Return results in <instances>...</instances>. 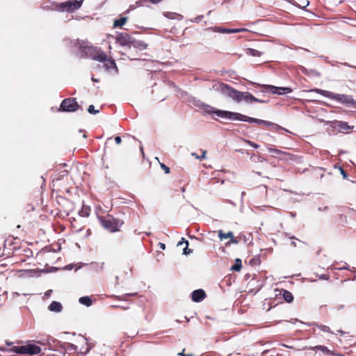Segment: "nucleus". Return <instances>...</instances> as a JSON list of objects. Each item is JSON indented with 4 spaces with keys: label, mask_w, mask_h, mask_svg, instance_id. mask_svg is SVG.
Wrapping results in <instances>:
<instances>
[{
    "label": "nucleus",
    "mask_w": 356,
    "mask_h": 356,
    "mask_svg": "<svg viewBox=\"0 0 356 356\" xmlns=\"http://www.w3.org/2000/svg\"><path fill=\"white\" fill-rule=\"evenodd\" d=\"M213 90L222 93L223 95L232 98L234 101L240 103L245 102L246 103H264L265 101L256 98L249 92H241L230 86L222 82H218L213 85Z\"/></svg>",
    "instance_id": "obj_1"
},
{
    "label": "nucleus",
    "mask_w": 356,
    "mask_h": 356,
    "mask_svg": "<svg viewBox=\"0 0 356 356\" xmlns=\"http://www.w3.org/2000/svg\"><path fill=\"white\" fill-rule=\"evenodd\" d=\"M216 114L220 118L248 122L250 123L254 122L259 125H263L266 127L274 125L273 122L269 121L251 118L247 115H242L241 113H234L231 111H218L216 112Z\"/></svg>",
    "instance_id": "obj_2"
},
{
    "label": "nucleus",
    "mask_w": 356,
    "mask_h": 356,
    "mask_svg": "<svg viewBox=\"0 0 356 356\" xmlns=\"http://www.w3.org/2000/svg\"><path fill=\"white\" fill-rule=\"evenodd\" d=\"M303 92H315L318 94H320L325 97L336 100L339 102H341L343 104H346L347 106H350L356 108V102L354 100V99L349 95H341V94H335L332 92L319 89V88H314L309 90H304Z\"/></svg>",
    "instance_id": "obj_3"
},
{
    "label": "nucleus",
    "mask_w": 356,
    "mask_h": 356,
    "mask_svg": "<svg viewBox=\"0 0 356 356\" xmlns=\"http://www.w3.org/2000/svg\"><path fill=\"white\" fill-rule=\"evenodd\" d=\"M79 49L80 52L83 53L86 57L90 58L92 60L99 61L102 60L105 56V52L100 48L88 45L86 42L79 43Z\"/></svg>",
    "instance_id": "obj_4"
},
{
    "label": "nucleus",
    "mask_w": 356,
    "mask_h": 356,
    "mask_svg": "<svg viewBox=\"0 0 356 356\" xmlns=\"http://www.w3.org/2000/svg\"><path fill=\"white\" fill-rule=\"evenodd\" d=\"M98 220L101 225L111 232L120 231V227L124 225L122 220L115 218L109 214L106 216H98Z\"/></svg>",
    "instance_id": "obj_5"
},
{
    "label": "nucleus",
    "mask_w": 356,
    "mask_h": 356,
    "mask_svg": "<svg viewBox=\"0 0 356 356\" xmlns=\"http://www.w3.org/2000/svg\"><path fill=\"white\" fill-rule=\"evenodd\" d=\"M12 351L19 354L33 355L39 354L41 351V348L35 344L29 343L21 346H13Z\"/></svg>",
    "instance_id": "obj_6"
},
{
    "label": "nucleus",
    "mask_w": 356,
    "mask_h": 356,
    "mask_svg": "<svg viewBox=\"0 0 356 356\" xmlns=\"http://www.w3.org/2000/svg\"><path fill=\"white\" fill-rule=\"evenodd\" d=\"M80 106L75 98H67L62 101L60 110L65 112H74L79 108Z\"/></svg>",
    "instance_id": "obj_7"
},
{
    "label": "nucleus",
    "mask_w": 356,
    "mask_h": 356,
    "mask_svg": "<svg viewBox=\"0 0 356 356\" xmlns=\"http://www.w3.org/2000/svg\"><path fill=\"white\" fill-rule=\"evenodd\" d=\"M263 92H271L273 94L282 95L291 92L293 90L289 87H276L270 85H264L261 86Z\"/></svg>",
    "instance_id": "obj_8"
},
{
    "label": "nucleus",
    "mask_w": 356,
    "mask_h": 356,
    "mask_svg": "<svg viewBox=\"0 0 356 356\" xmlns=\"http://www.w3.org/2000/svg\"><path fill=\"white\" fill-rule=\"evenodd\" d=\"M82 4V1L77 0H68L60 4V8L63 10L68 13L74 12L75 10L79 9Z\"/></svg>",
    "instance_id": "obj_9"
},
{
    "label": "nucleus",
    "mask_w": 356,
    "mask_h": 356,
    "mask_svg": "<svg viewBox=\"0 0 356 356\" xmlns=\"http://www.w3.org/2000/svg\"><path fill=\"white\" fill-rule=\"evenodd\" d=\"M133 39V37L124 32L118 33L115 37V41L120 46H127L129 47H131Z\"/></svg>",
    "instance_id": "obj_10"
},
{
    "label": "nucleus",
    "mask_w": 356,
    "mask_h": 356,
    "mask_svg": "<svg viewBox=\"0 0 356 356\" xmlns=\"http://www.w3.org/2000/svg\"><path fill=\"white\" fill-rule=\"evenodd\" d=\"M99 62L104 63V66L106 70H111L114 69L115 72H118V67L115 60L111 57L108 56L106 53L104 60H99Z\"/></svg>",
    "instance_id": "obj_11"
},
{
    "label": "nucleus",
    "mask_w": 356,
    "mask_h": 356,
    "mask_svg": "<svg viewBox=\"0 0 356 356\" xmlns=\"http://www.w3.org/2000/svg\"><path fill=\"white\" fill-rule=\"evenodd\" d=\"M218 236L220 241L224 239L230 238L229 241L226 243V245H229L232 243H237L238 241L235 239L234 234L232 232H229L227 233H224L222 230H219L218 232Z\"/></svg>",
    "instance_id": "obj_12"
},
{
    "label": "nucleus",
    "mask_w": 356,
    "mask_h": 356,
    "mask_svg": "<svg viewBox=\"0 0 356 356\" xmlns=\"http://www.w3.org/2000/svg\"><path fill=\"white\" fill-rule=\"evenodd\" d=\"M206 297V293L203 289H197L192 292L191 298L193 301L199 302L202 301Z\"/></svg>",
    "instance_id": "obj_13"
},
{
    "label": "nucleus",
    "mask_w": 356,
    "mask_h": 356,
    "mask_svg": "<svg viewBox=\"0 0 356 356\" xmlns=\"http://www.w3.org/2000/svg\"><path fill=\"white\" fill-rule=\"evenodd\" d=\"M131 47H133L140 51H142L147 49L148 44L143 40H138L134 38Z\"/></svg>",
    "instance_id": "obj_14"
},
{
    "label": "nucleus",
    "mask_w": 356,
    "mask_h": 356,
    "mask_svg": "<svg viewBox=\"0 0 356 356\" xmlns=\"http://www.w3.org/2000/svg\"><path fill=\"white\" fill-rule=\"evenodd\" d=\"M183 244H185L186 245V247L183 249V254H185V255H188L190 254L191 253L193 252V250L191 249H189L188 248V241L185 240L184 238H181V241H179L178 243H177V246H181Z\"/></svg>",
    "instance_id": "obj_15"
},
{
    "label": "nucleus",
    "mask_w": 356,
    "mask_h": 356,
    "mask_svg": "<svg viewBox=\"0 0 356 356\" xmlns=\"http://www.w3.org/2000/svg\"><path fill=\"white\" fill-rule=\"evenodd\" d=\"M280 291V294L282 295L283 298L284 299V300L286 302L291 303L293 302V296L290 291L285 290V289H281Z\"/></svg>",
    "instance_id": "obj_16"
},
{
    "label": "nucleus",
    "mask_w": 356,
    "mask_h": 356,
    "mask_svg": "<svg viewBox=\"0 0 356 356\" xmlns=\"http://www.w3.org/2000/svg\"><path fill=\"white\" fill-rule=\"evenodd\" d=\"M62 305L59 302L53 301L49 305V309L51 312H59L62 310Z\"/></svg>",
    "instance_id": "obj_17"
},
{
    "label": "nucleus",
    "mask_w": 356,
    "mask_h": 356,
    "mask_svg": "<svg viewBox=\"0 0 356 356\" xmlns=\"http://www.w3.org/2000/svg\"><path fill=\"white\" fill-rule=\"evenodd\" d=\"M128 18L127 17H122L120 19H115L113 22V28L122 27L127 22Z\"/></svg>",
    "instance_id": "obj_18"
},
{
    "label": "nucleus",
    "mask_w": 356,
    "mask_h": 356,
    "mask_svg": "<svg viewBox=\"0 0 356 356\" xmlns=\"http://www.w3.org/2000/svg\"><path fill=\"white\" fill-rule=\"evenodd\" d=\"M91 211L90 207L83 205L79 213L81 217H88Z\"/></svg>",
    "instance_id": "obj_19"
},
{
    "label": "nucleus",
    "mask_w": 356,
    "mask_h": 356,
    "mask_svg": "<svg viewBox=\"0 0 356 356\" xmlns=\"http://www.w3.org/2000/svg\"><path fill=\"white\" fill-rule=\"evenodd\" d=\"M310 350H318L326 355H332V351H330L326 346H321V345L312 347V348H310Z\"/></svg>",
    "instance_id": "obj_20"
},
{
    "label": "nucleus",
    "mask_w": 356,
    "mask_h": 356,
    "mask_svg": "<svg viewBox=\"0 0 356 356\" xmlns=\"http://www.w3.org/2000/svg\"><path fill=\"white\" fill-rule=\"evenodd\" d=\"M79 302L82 305H84L87 307H90L92 304V301L91 298L88 296H83L79 298Z\"/></svg>",
    "instance_id": "obj_21"
},
{
    "label": "nucleus",
    "mask_w": 356,
    "mask_h": 356,
    "mask_svg": "<svg viewBox=\"0 0 356 356\" xmlns=\"http://www.w3.org/2000/svg\"><path fill=\"white\" fill-rule=\"evenodd\" d=\"M242 268V261L240 259H235V264L231 267V270L233 271H240Z\"/></svg>",
    "instance_id": "obj_22"
},
{
    "label": "nucleus",
    "mask_w": 356,
    "mask_h": 356,
    "mask_svg": "<svg viewBox=\"0 0 356 356\" xmlns=\"http://www.w3.org/2000/svg\"><path fill=\"white\" fill-rule=\"evenodd\" d=\"M315 326L320 330L324 332H328V333H332L331 331V329L325 325L323 324H315Z\"/></svg>",
    "instance_id": "obj_23"
},
{
    "label": "nucleus",
    "mask_w": 356,
    "mask_h": 356,
    "mask_svg": "<svg viewBox=\"0 0 356 356\" xmlns=\"http://www.w3.org/2000/svg\"><path fill=\"white\" fill-rule=\"evenodd\" d=\"M162 0H139V1H137V4H138L139 6H143L144 3L147 2V1H150L151 3L155 4V3H159Z\"/></svg>",
    "instance_id": "obj_24"
},
{
    "label": "nucleus",
    "mask_w": 356,
    "mask_h": 356,
    "mask_svg": "<svg viewBox=\"0 0 356 356\" xmlns=\"http://www.w3.org/2000/svg\"><path fill=\"white\" fill-rule=\"evenodd\" d=\"M339 127L343 130H348L350 129V126L347 122H340Z\"/></svg>",
    "instance_id": "obj_25"
},
{
    "label": "nucleus",
    "mask_w": 356,
    "mask_h": 356,
    "mask_svg": "<svg viewBox=\"0 0 356 356\" xmlns=\"http://www.w3.org/2000/svg\"><path fill=\"white\" fill-rule=\"evenodd\" d=\"M88 111L91 114H97L99 113L98 110H95L93 105H90L88 108Z\"/></svg>",
    "instance_id": "obj_26"
},
{
    "label": "nucleus",
    "mask_w": 356,
    "mask_h": 356,
    "mask_svg": "<svg viewBox=\"0 0 356 356\" xmlns=\"http://www.w3.org/2000/svg\"><path fill=\"white\" fill-rule=\"evenodd\" d=\"M160 167L161 168V169L164 171V172L165 174H169L170 173V168L168 167L167 165H165L164 163H160Z\"/></svg>",
    "instance_id": "obj_27"
},
{
    "label": "nucleus",
    "mask_w": 356,
    "mask_h": 356,
    "mask_svg": "<svg viewBox=\"0 0 356 356\" xmlns=\"http://www.w3.org/2000/svg\"><path fill=\"white\" fill-rule=\"evenodd\" d=\"M244 29H228L227 31V33H240L241 31H245Z\"/></svg>",
    "instance_id": "obj_28"
},
{
    "label": "nucleus",
    "mask_w": 356,
    "mask_h": 356,
    "mask_svg": "<svg viewBox=\"0 0 356 356\" xmlns=\"http://www.w3.org/2000/svg\"><path fill=\"white\" fill-rule=\"evenodd\" d=\"M137 6H140L138 4H137V2L135 5H131L129 6V8L124 12L125 14L129 13L130 10H132L135 9Z\"/></svg>",
    "instance_id": "obj_29"
},
{
    "label": "nucleus",
    "mask_w": 356,
    "mask_h": 356,
    "mask_svg": "<svg viewBox=\"0 0 356 356\" xmlns=\"http://www.w3.org/2000/svg\"><path fill=\"white\" fill-rule=\"evenodd\" d=\"M338 168H339L341 174L343 175V177L344 179H346L348 177V174L346 173V172L340 166Z\"/></svg>",
    "instance_id": "obj_30"
},
{
    "label": "nucleus",
    "mask_w": 356,
    "mask_h": 356,
    "mask_svg": "<svg viewBox=\"0 0 356 356\" xmlns=\"http://www.w3.org/2000/svg\"><path fill=\"white\" fill-rule=\"evenodd\" d=\"M217 30L218 32L222 33H227V31H228V29H223L222 27H218Z\"/></svg>",
    "instance_id": "obj_31"
},
{
    "label": "nucleus",
    "mask_w": 356,
    "mask_h": 356,
    "mask_svg": "<svg viewBox=\"0 0 356 356\" xmlns=\"http://www.w3.org/2000/svg\"><path fill=\"white\" fill-rule=\"evenodd\" d=\"M115 143H116L118 145H119V144H120V143H121V142H122V139H121V138H120V136H115Z\"/></svg>",
    "instance_id": "obj_32"
},
{
    "label": "nucleus",
    "mask_w": 356,
    "mask_h": 356,
    "mask_svg": "<svg viewBox=\"0 0 356 356\" xmlns=\"http://www.w3.org/2000/svg\"><path fill=\"white\" fill-rule=\"evenodd\" d=\"M202 154H201V156H200V160L202 159H205L207 151L206 150H202Z\"/></svg>",
    "instance_id": "obj_33"
},
{
    "label": "nucleus",
    "mask_w": 356,
    "mask_h": 356,
    "mask_svg": "<svg viewBox=\"0 0 356 356\" xmlns=\"http://www.w3.org/2000/svg\"><path fill=\"white\" fill-rule=\"evenodd\" d=\"M159 246L160 247V248H161L162 250H165V245L164 243H159Z\"/></svg>",
    "instance_id": "obj_34"
},
{
    "label": "nucleus",
    "mask_w": 356,
    "mask_h": 356,
    "mask_svg": "<svg viewBox=\"0 0 356 356\" xmlns=\"http://www.w3.org/2000/svg\"><path fill=\"white\" fill-rule=\"evenodd\" d=\"M191 155H192L193 156H195V157L196 159H200V156H198L196 153H194V152H193V153H192V154H191Z\"/></svg>",
    "instance_id": "obj_35"
},
{
    "label": "nucleus",
    "mask_w": 356,
    "mask_h": 356,
    "mask_svg": "<svg viewBox=\"0 0 356 356\" xmlns=\"http://www.w3.org/2000/svg\"><path fill=\"white\" fill-rule=\"evenodd\" d=\"M184 350H185V349H183L182 352H181V353H178V355H179V356H186V355H185V354L184 353Z\"/></svg>",
    "instance_id": "obj_36"
},
{
    "label": "nucleus",
    "mask_w": 356,
    "mask_h": 356,
    "mask_svg": "<svg viewBox=\"0 0 356 356\" xmlns=\"http://www.w3.org/2000/svg\"><path fill=\"white\" fill-rule=\"evenodd\" d=\"M250 143V145H251L252 147H255V148H257V147H259V145H258L254 144V143Z\"/></svg>",
    "instance_id": "obj_37"
},
{
    "label": "nucleus",
    "mask_w": 356,
    "mask_h": 356,
    "mask_svg": "<svg viewBox=\"0 0 356 356\" xmlns=\"http://www.w3.org/2000/svg\"><path fill=\"white\" fill-rule=\"evenodd\" d=\"M272 152H275V153H280L281 152L280 150H278L277 149H273Z\"/></svg>",
    "instance_id": "obj_38"
},
{
    "label": "nucleus",
    "mask_w": 356,
    "mask_h": 356,
    "mask_svg": "<svg viewBox=\"0 0 356 356\" xmlns=\"http://www.w3.org/2000/svg\"><path fill=\"white\" fill-rule=\"evenodd\" d=\"M92 81H94V82H98L99 81L98 79L94 78L93 76L92 77Z\"/></svg>",
    "instance_id": "obj_39"
},
{
    "label": "nucleus",
    "mask_w": 356,
    "mask_h": 356,
    "mask_svg": "<svg viewBox=\"0 0 356 356\" xmlns=\"http://www.w3.org/2000/svg\"><path fill=\"white\" fill-rule=\"evenodd\" d=\"M308 102H316V100L314 99H307Z\"/></svg>",
    "instance_id": "obj_40"
},
{
    "label": "nucleus",
    "mask_w": 356,
    "mask_h": 356,
    "mask_svg": "<svg viewBox=\"0 0 356 356\" xmlns=\"http://www.w3.org/2000/svg\"><path fill=\"white\" fill-rule=\"evenodd\" d=\"M339 332H341V334H343V331H341V330H339Z\"/></svg>",
    "instance_id": "obj_41"
},
{
    "label": "nucleus",
    "mask_w": 356,
    "mask_h": 356,
    "mask_svg": "<svg viewBox=\"0 0 356 356\" xmlns=\"http://www.w3.org/2000/svg\"><path fill=\"white\" fill-rule=\"evenodd\" d=\"M322 278L327 279V277H325V275H323Z\"/></svg>",
    "instance_id": "obj_42"
},
{
    "label": "nucleus",
    "mask_w": 356,
    "mask_h": 356,
    "mask_svg": "<svg viewBox=\"0 0 356 356\" xmlns=\"http://www.w3.org/2000/svg\"><path fill=\"white\" fill-rule=\"evenodd\" d=\"M186 356H192V355H186Z\"/></svg>",
    "instance_id": "obj_43"
}]
</instances>
